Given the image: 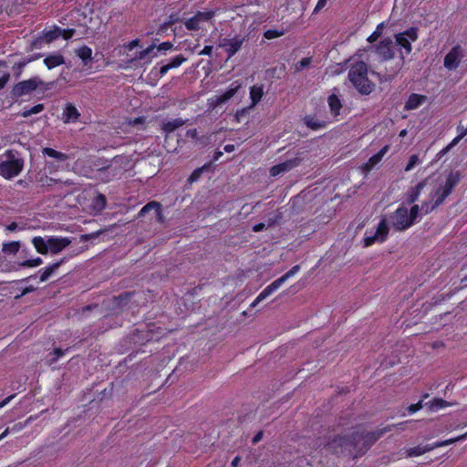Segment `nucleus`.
<instances>
[{"instance_id": "79ce46f5", "label": "nucleus", "mask_w": 467, "mask_h": 467, "mask_svg": "<svg viewBox=\"0 0 467 467\" xmlns=\"http://www.w3.org/2000/svg\"><path fill=\"white\" fill-rule=\"evenodd\" d=\"M44 109L43 104H36L30 109H25L23 112L21 113L22 117L27 118L33 114L40 113Z\"/></svg>"}, {"instance_id": "5fc2aeb1", "label": "nucleus", "mask_w": 467, "mask_h": 467, "mask_svg": "<svg viewBox=\"0 0 467 467\" xmlns=\"http://www.w3.org/2000/svg\"><path fill=\"white\" fill-rule=\"evenodd\" d=\"M173 47V44L170 41H165L161 43L159 46H156L157 51H168L171 50Z\"/></svg>"}, {"instance_id": "37998d69", "label": "nucleus", "mask_w": 467, "mask_h": 467, "mask_svg": "<svg viewBox=\"0 0 467 467\" xmlns=\"http://www.w3.org/2000/svg\"><path fill=\"white\" fill-rule=\"evenodd\" d=\"M207 169V165L195 169L188 178V182L193 183L197 182L203 173V171Z\"/></svg>"}, {"instance_id": "bf43d9fd", "label": "nucleus", "mask_w": 467, "mask_h": 467, "mask_svg": "<svg viewBox=\"0 0 467 467\" xmlns=\"http://www.w3.org/2000/svg\"><path fill=\"white\" fill-rule=\"evenodd\" d=\"M139 46H140V39L136 38V39H133V40L130 41L128 44H126L125 47L129 51H131V50H133L135 47H137Z\"/></svg>"}, {"instance_id": "2eb2a0df", "label": "nucleus", "mask_w": 467, "mask_h": 467, "mask_svg": "<svg viewBox=\"0 0 467 467\" xmlns=\"http://www.w3.org/2000/svg\"><path fill=\"white\" fill-rule=\"evenodd\" d=\"M450 405V402L441 398H434L432 400L426 402L425 404H423V400H420L418 403L410 405L408 410L410 413H414L425 406L429 409V410L436 411Z\"/></svg>"}, {"instance_id": "9b49d317", "label": "nucleus", "mask_w": 467, "mask_h": 467, "mask_svg": "<svg viewBox=\"0 0 467 467\" xmlns=\"http://www.w3.org/2000/svg\"><path fill=\"white\" fill-rule=\"evenodd\" d=\"M391 224L397 231H404L411 226V222L409 218L408 209L400 205L396 211L390 215Z\"/></svg>"}, {"instance_id": "aec40b11", "label": "nucleus", "mask_w": 467, "mask_h": 467, "mask_svg": "<svg viewBox=\"0 0 467 467\" xmlns=\"http://www.w3.org/2000/svg\"><path fill=\"white\" fill-rule=\"evenodd\" d=\"M427 100V97L425 95L412 93L409 96L408 99L405 102L404 109L405 110H413L418 109L420 105H422Z\"/></svg>"}, {"instance_id": "7ed1b4c3", "label": "nucleus", "mask_w": 467, "mask_h": 467, "mask_svg": "<svg viewBox=\"0 0 467 467\" xmlns=\"http://www.w3.org/2000/svg\"><path fill=\"white\" fill-rule=\"evenodd\" d=\"M24 165L25 161L16 150L9 149L0 155V175L6 180L19 175Z\"/></svg>"}, {"instance_id": "f03ea898", "label": "nucleus", "mask_w": 467, "mask_h": 467, "mask_svg": "<svg viewBox=\"0 0 467 467\" xmlns=\"http://www.w3.org/2000/svg\"><path fill=\"white\" fill-rule=\"evenodd\" d=\"M348 78L360 95H369L375 84L368 77V66L364 61L354 63L348 73Z\"/></svg>"}, {"instance_id": "9d476101", "label": "nucleus", "mask_w": 467, "mask_h": 467, "mask_svg": "<svg viewBox=\"0 0 467 467\" xmlns=\"http://www.w3.org/2000/svg\"><path fill=\"white\" fill-rule=\"evenodd\" d=\"M216 15L214 10L197 11L195 15L184 22L185 27L189 31H198L202 24L211 21Z\"/></svg>"}, {"instance_id": "49530a36", "label": "nucleus", "mask_w": 467, "mask_h": 467, "mask_svg": "<svg viewBox=\"0 0 467 467\" xmlns=\"http://www.w3.org/2000/svg\"><path fill=\"white\" fill-rule=\"evenodd\" d=\"M42 263H43V260L40 257H36L34 259H28V260L23 261L22 263H20V266L36 267V266L42 265Z\"/></svg>"}, {"instance_id": "de8ad7c7", "label": "nucleus", "mask_w": 467, "mask_h": 467, "mask_svg": "<svg viewBox=\"0 0 467 467\" xmlns=\"http://www.w3.org/2000/svg\"><path fill=\"white\" fill-rule=\"evenodd\" d=\"M184 61H186V58L183 55L180 54L172 57L168 64L171 68H175L180 67Z\"/></svg>"}, {"instance_id": "a211bd4d", "label": "nucleus", "mask_w": 467, "mask_h": 467, "mask_svg": "<svg viewBox=\"0 0 467 467\" xmlns=\"http://www.w3.org/2000/svg\"><path fill=\"white\" fill-rule=\"evenodd\" d=\"M80 117V113L76 106L70 102L67 103L62 114L64 123L77 122Z\"/></svg>"}, {"instance_id": "052dcab7", "label": "nucleus", "mask_w": 467, "mask_h": 467, "mask_svg": "<svg viewBox=\"0 0 467 467\" xmlns=\"http://www.w3.org/2000/svg\"><path fill=\"white\" fill-rule=\"evenodd\" d=\"M399 360H383L380 362V365L379 368H377V370L379 368H383V369L385 368H388L389 367H392L396 362H398Z\"/></svg>"}, {"instance_id": "864d4df0", "label": "nucleus", "mask_w": 467, "mask_h": 467, "mask_svg": "<svg viewBox=\"0 0 467 467\" xmlns=\"http://www.w3.org/2000/svg\"><path fill=\"white\" fill-rule=\"evenodd\" d=\"M112 385H113L112 382H110L109 384V389H108L107 387H104L103 389H101V391L98 394V398H99L101 400H104V399L109 398L111 395Z\"/></svg>"}, {"instance_id": "a19ab883", "label": "nucleus", "mask_w": 467, "mask_h": 467, "mask_svg": "<svg viewBox=\"0 0 467 467\" xmlns=\"http://www.w3.org/2000/svg\"><path fill=\"white\" fill-rule=\"evenodd\" d=\"M439 206H440V204H437V202L435 200L433 202H423L420 208L421 212L423 213V214L426 215V214L431 213L432 211H434Z\"/></svg>"}, {"instance_id": "f257e3e1", "label": "nucleus", "mask_w": 467, "mask_h": 467, "mask_svg": "<svg viewBox=\"0 0 467 467\" xmlns=\"http://www.w3.org/2000/svg\"><path fill=\"white\" fill-rule=\"evenodd\" d=\"M393 426H387L374 431H354L350 435H337L327 441L326 448L337 456L356 459L363 456L370 447Z\"/></svg>"}, {"instance_id": "f8f14e48", "label": "nucleus", "mask_w": 467, "mask_h": 467, "mask_svg": "<svg viewBox=\"0 0 467 467\" xmlns=\"http://www.w3.org/2000/svg\"><path fill=\"white\" fill-rule=\"evenodd\" d=\"M371 48L383 61H389L395 57L393 41L389 36L384 37Z\"/></svg>"}, {"instance_id": "f704fd0d", "label": "nucleus", "mask_w": 467, "mask_h": 467, "mask_svg": "<svg viewBox=\"0 0 467 467\" xmlns=\"http://www.w3.org/2000/svg\"><path fill=\"white\" fill-rule=\"evenodd\" d=\"M36 181L40 184L41 187H47V188H50L53 185H55L56 183L61 182L60 180H57L52 177H48L46 174H42V175L38 174V176L36 177Z\"/></svg>"}, {"instance_id": "e2e57ef3", "label": "nucleus", "mask_w": 467, "mask_h": 467, "mask_svg": "<svg viewBox=\"0 0 467 467\" xmlns=\"http://www.w3.org/2000/svg\"><path fill=\"white\" fill-rule=\"evenodd\" d=\"M46 168L49 173H52V172L57 171L58 166H57L54 162L47 161Z\"/></svg>"}, {"instance_id": "6e6d98bb", "label": "nucleus", "mask_w": 467, "mask_h": 467, "mask_svg": "<svg viewBox=\"0 0 467 467\" xmlns=\"http://www.w3.org/2000/svg\"><path fill=\"white\" fill-rule=\"evenodd\" d=\"M465 439H467V432L462 434V435H461V436H458L456 438H452V439H449V440L443 441V446L450 445V444L455 443L458 441H463Z\"/></svg>"}, {"instance_id": "b1692460", "label": "nucleus", "mask_w": 467, "mask_h": 467, "mask_svg": "<svg viewBox=\"0 0 467 467\" xmlns=\"http://www.w3.org/2000/svg\"><path fill=\"white\" fill-rule=\"evenodd\" d=\"M44 64L48 69H53L65 64V57L58 52L53 53L44 58Z\"/></svg>"}, {"instance_id": "423d86ee", "label": "nucleus", "mask_w": 467, "mask_h": 467, "mask_svg": "<svg viewBox=\"0 0 467 467\" xmlns=\"http://www.w3.org/2000/svg\"><path fill=\"white\" fill-rule=\"evenodd\" d=\"M300 270V265H294L289 271H287L281 277L273 281L270 285H268L264 290L256 296L254 302L251 304V306H255L259 302L263 301L270 295H272L275 291H276L281 285L291 276L296 274Z\"/></svg>"}, {"instance_id": "2f4dec72", "label": "nucleus", "mask_w": 467, "mask_h": 467, "mask_svg": "<svg viewBox=\"0 0 467 467\" xmlns=\"http://www.w3.org/2000/svg\"><path fill=\"white\" fill-rule=\"evenodd\" d=\"M42 153L44 156L56 159L59 162L66 161L68 159V156L66 153L61 151H57L52 148L45 147L42 149Z\"/></svg>"}, {"instance_id": "c03bdc74", "label": "nucleus", "mask_w": 467, "mask_h": 467, "mask_svg": "<svg viewBox=\"0 0 467 467\" xmlns=\"http://www.w3.org/2000/svg\"><path fill=\"white\" fill-rule=\"evenodd\" d=\"M420 211H421L420 206L418 204L413 203V205L411 206V208L409 212V218H410V222H411V226L417 221V219L420 215Z\"/></svg>"}, {"instance_id": "473e14b6", "label": "nucleus", "mask_w": 467, "mask_h": 467, "mask_svg": "<svg viewBox=\"0 0 467 467\" xmlns=\"http://www.w3.org/2000/svg\"><path fill=\"white\" fill-rule=\"evenodd\" d=\"M240 85H236L234 87V84L231 85L229 88L226 89L223 94L216 98L217 104H223L227 102L230 99H232L238 91Z\"/></svg>"}, {"instance_id": "c756f323", "label": "nucleus", "mask_w": 467, "mask_h": 467, "mask_svg": "<svg viewBox=\"0 0 467 467\" xmlns=\"http://www.w3.org/2000/svg\"><path fill=\"white\" fill-rule=\"evenodd\" d=\"M264 96L263 85H254L250 88L251 105L249 109L256 106Z\"/></svg>"}, {"instance_id": "c85d7f7f", "label": "nucleus", "mask_w": 467, "mask_h": 467, "mask_svg": "<svg viewBox=\"0 0 467 467\" xmlns=\"http://www.w3.org/2000/svg\"><path fill=\"white\" fill-rule=\"evenodd\" d=\"M185 123H186V120L182 119L181 118L173 119L171 120L163 122L161 125V130L166 134H170V133H172L175 130L183 126Z\"/></svg>"}, {"instance_id": "5701e85b", "label": "nucleus", "mask_w": 467, "mask_h": 467, "mask_svg": "<svg viewBox=\"0 0 467 467\" xmlns=\"http://www.w3.org/2000/svg\"><path fill=\"white\" fill-rule=\"evenodd\" d=\"M150 211L155 212V215L158 218L159 221H161L162 217V209L161 204L158 202L151 201L145 204L140 211L139 215L140 216H145Z\"/></svg>"}, {"instance_id": "dca6fc26", "label": "nucleus", "mask_w": 467, "mask_h": 467, "mask_svg": "<svg viewBox=\"0 0 467 467\" xmlns=\"http://www.w3.org/2000/svg\"><path fill=\"white\" fill-rule=\"evenodd\" d=\"M299 164V159L294 158L291 160H287L285 161L280 162L275 166H273L270 170V173L272 176H277L283 172L288 171L293 168H296Z\"/></svg>"}, {"instance_id": "0e129e2a", "label": "nucleus", "mask_w": 467, "mask_h": 467, "mask_svg": "<svg viewBox=\"0 0 467 467\" xmlns=\"http://www.w3.org/2000/svg\"><path fill=\"white\" fill-rule=\"evenodd\" d=\"M213 46H204L202 51L200 52V55L203 56H212L213 54Z\"/></svg>"}, {"instance_id": "09e8293b", "label": "nucleus", "mask_w": 467, "mask_h": 467, "mask_svg": "<svg viewBox=\"0 0 467 467\" xmlns=\"http://www.w3.org/2000/svg\"><path fill=\"white\" fill-rule=\"evenodd\" d=\"M179 22H181V18H180L179 15L178 14H171L168 16L166 22L164 23V26L170 27Z\"/></svg>"}, {"instance_id": "20e7f679", "label": "nucleus", "mask_w": 467, "mask_h": 467, "mask_svg": "<svg viewBox=\"0 0 467 467\" xmlns=\"http://www.w3.org/2000/svg\"><path fill=\"white\" fill-rule=\"evenodd\" d=\"M419 29L416 26H410L403 32H400L394 35L395 43L400 47V58L403 62L406 56H409L412 52V42H415L419 38Z\"/></svg>"}, {"instance_id": "4d7b16f0", "label": "nucleus", "mask_w": 467, "mask_h": 467, "mask_svg": "<svg viewBox=\"0 0 467 467\" xmlns=\"http://www.w3.org/2000/svg\"><path fill=\"white\" fill-rule=\"evenodd\" d=\"M9 79H10V73L9 72H5L0 77V90H2L5 87V85L9 81Z\"/></svg>"}, {"instance_id": "338daca9", "label": "nucleus", "mask_w": 467, "mask_h": 467, "mask_svg": "<svg viewBox=\"0 0 467 467\" xmlns=\"http://www.w3.org/2000/svg\"><path fill=\"white\" fill-rule=\"evenodd\" d=\"M103 382H104V381H98V382H95V383L93 384V386H92V390H93L95 393L99 394V393L101 391V389H103V386H102V383H103Z\"/></svg>"}, {"instance_id": "7c9ffc66", "label": "nucleus", "mask_w": 467, "mask_h": 467, "mask_svg": "<svg viewBox=\"0 0 467 467\" xmlns=\"http://www.w3.org/2000/svg\"><path fill=\"white\" fill-rule=\"evenodd\" d=\"M155 49H156V45L151 44L145 49L138 52L136 55V58L140 59V60H147V62H150L152 57L157 56Z\"/></svg>"}, {"instance_id": "a878e982", "label": "nucleus", "mask_w": 467, "mask_h": 467, "mask_svg": "<svg viewBox=\"0 0 467 467\" xmlns=\"http://www.w3.org/2000/svg\"><path fill=\"white\" fill-rule=\"evenodd\" d=\"M304 122L307 128L313 130H318L326 128L327 126L326 120L319 119L315 115H306L304 119Z\"/></svg>"}, {"instance_id": "4468645a", "label": "nucleus", "mask_w": 467, "mask_h": 467, "mask_svg": "<svg viewBox=\"0 0 467 467\" xmlns=\"http://www.w3.org/2000/svg\"><path fill=\"white\" fill-rule=\"evenodd\" d=\"M245 39V36L235 35L232 38H223L220 47L224 48L228 57H232L241 49Z\"/></svg>"}, {"instance_id": "ea45409f", "label": "nucleus", "mask_w": 467, "mask_h": 467, "mask_svg": "<svg viewBox=\"0 0 467 467\" xmlns=\"http://www.w3.org/2000/svg\"><path fill=\"white\" fill-rule=\"evenodd\" d=\"M285 34V29L277 30V29H267L264 32V37L265 39L271 40L277 37H280Z\"/></svg>"}, {"instance_id": "4be33fe9", "label": "nucleus", "mask_w": 467, "mask_h": 467, "mask_svg": "<svg viewBox=\"0 0 467 467\" xmlns=\"http://www.w3.org/2000/svg\"><path fill=\"white\" fill-rule=\"evenodd\" d=\"M133 296L134 292H125L115 296L112 301L113 309L119 312L123 311V308L128 305Z\"/></svg>"}, {"instance_id": "4c0bfd02", "label": "nucleus", "mask_w": 467, "mask_h": 467, "mask_svg": "<svg viewBox=\"0 0 467 467\" xmlns=\"http://www.w3.org/2000/svg\"><path fill=\"white\" fill-rule=\"evenodd\" d=\"M384 28V23H380L377 26L376 29L368 36L367 41L370 44L375 43L381 36Z\"/></svg>"}, {"instance_id": "e433bc0d", "label": "nucleus", "mask_w": 467, "mask_h": 467, "mask_svg": "<svg viewBox=\"0 0 467 467\" xmlns=\"http://www.w3.org/2000/svg\"><path fill=\"white\" fill-rule=\"evenodd\" d=\"M428 451H431V448H429L428 445L416 446V447L410 448L407 451V456L408 457L419 456V455H422Z\"/></svg>"}, {"instance_id": "39448f33", "label": "nucleus", "mask_w": 467, "mask_h": 467, "mask_svg": "<svg viewBox=\"0 0 467 467\" xmlns=\"http://www.w3.org/2000/svg\"><path fill=\"white\" fill-rule=\"evenodd\" d=\"M461 181V172L459 171H451L447 176L443 185H440L435 192L437 204H442L446 198L451 193L452 190Z\"/></svg>"}, {"instance_id": "6e6552de", "label": "nucleus", "mask_w": 467, "mask_h": 467, "mask_svg": "<svg viewBox=\"0 0 467 467\" xmlns=\"http://www.w3.org/2000/svg\"><path fill=\"white\" fill-rule=\"evenodd\" d=\"M389 232V228L386 219H381L374 234H368V231L365 233V237L363 238L364 246L368 247L375 243L385 242L388 238Z\"/></svg>"}, {"instance_id": "680f3d73", "label": "nucleus", "mask_w": 467, "mask_h": 467, "mask_svg": "<svg viewBox=\"0 0 467 467\" xmlns=\"http://www.w3.org/2000/svg\"><path fill=\"white\" fill-rule=\"evenodd\" d=\"M65 352L66 350H63L62 348H54L53 350V354L55 355V357L52 358L53 361H56L60 357L64 356L65 355Z\"/></svg>"}, {"instance_id": "ddd939ff", "label": "nucleus", "mask_w": 467, "mask_h": 467, "mask_svg": "<svg viewBox=\"0 0 467 467\" xmlns=\"http://www.w3.org/2000/svg\"><path fill=\"white\" fill-rule=\"evenodd\" d=\"M154 327L153 324H148L143 328L134 329L131 332L130 340L140 345L154 340Z\"/></svg>"}, {"instance_id": "13d9d810", "label": "nucleus", "mask_w": 467, "mask_h": 467, "mask_svg": "<svg viewBox=\"0 0 467 467\" xmlns=\"http://www.w3.org/2000/svg\"><path fill=\"white\" fill-rule=\"evenodd\" d=\"M327 3V0H318L314 8L313 15L319 13L326 6Z\"/></svg>"}, {"instance_id": "72a5a7b5", "label": "nucleus", "mask_w": 467, "mask_h": 467, "mask_svg": "<svg viewBox=\"0 0 467 467\" xmlns=\"http://www.w3.org/2000/svg\"><path fill=\"white\" fill-rule=\"evenodd\" d=\"M32 244L37 253L47 254L48 252V240L46 241L41 236H36L32 239Z\"/></svg>"}, {"instance_id": "8fccbe9b", "label": "nucleus", "mask_w": 467, "mask_h": 467, "mask_svg": "<svg viewBox=\"0 0 467 467\" xmlns=\"http://www.w3.org/2000/svg\"><path fill=\"white\" fill-rule=\"evenodd\" d=\"M418 162H419L418 155H416V154L411 155L409 159L407 165L404 168V171H411L415 167V165L418 164Z\"/></svg>"}, {"instance_id": "58836bf2", "label": "nucleus", "mask_w": 467, "mask_h": 467, "mask_svg": "<svg viewBox=\"0 0 467 467\" xmlns=\"http://www.w3.org/2000/svg\"><path fill=\"white\" fill-rule=\"evenodd\" d=\"M20 244L19 242L13 241L9 243H5L3 244V251L7 254H16L19 251Z\"/></svg>"}, {"instance_id": "6ab92c4d", "label": "nucleus", "mask_w": 467, "mask_h": 467, "mask_svg": "<svg viewBox=\"0 0 467 467\" xmlns=\"http://www.w3.org/2000/svg\"><path fill=\"white\" fill-rule=\"evenodd\" d=\"M60 36V27L58 26H53L50 29H44L42 32V36L39 39H36L33 42V45L36 46V42L39 40H43L47 44H50L53 41L57 40Z\"/></svg>"}, {"instance_id": "cd10ccee", "label": "nucleus", "mask_w": 467, "mask_h": 467, "mask_svg": "<svg viewBox=\"0 0 467 467\" xmlns=\"http://www.w3.org/2000/svg\"><path fill=\"white\" fill-rule=\"evenodd\" d=\"M75 54L82 60L84 66H88L92 60V49L88 46L83 45L75 49Z\"/></svg>"}, {"instance_id": "0eeeda50", "label": "nucleus", "mask_w": 467, "mask_h": 467, "mask_svg": "<svg viewBox=\"0 0 467 467\" xmlns=\"http://www.w3.org/2000/svg\"><path fill=\"white\" fill-rule=\"evenodd\" d=\"M43 85L44 82L38 77H33L14 85L10 94L13 99H18L31 94L33 91L36 90L38 87Z\"/></svg>"}, {"instance_id": "774afa93", "label": "nucleus", "mask_w": 467, "mask_h": 467, "mask_svg": "<svg viewBox=\"0 0 467 467\" xmlns=\"http://www.w3.org/2000/svg\"><path fill=\"white\" fill-rule=\"evenodd\" d=\"M170 69H171V67L169 64L161 66L159 70L160 77H164Z\"/></svg>"}, {"instance_id": "f3484780", "label": "nucleus", "mask_w": 467, "mask_h": 467, "mask_svg": "<svg viewBox=\"0 0 467 467\" xmlns=\"http://www.w3.org/2000/svg\"><path fill=\"white\" fill-rule=\"evenodd\" d=\"M426 185H427V180L424 179V180L419 182L414 187L410 188L406 193L407 203L408 204L415 203L419 200L420 195Z\"/></svg>"}, {"instance_id": "69168bd1", "label": "nucleus", "mask_w": 467, "mask_h": 467, "mask_svg": "<svg viewBox=\"0 0 467 467\" xmlns=\"http://www.w3.org/2000/svg\"><path fill=\"white\" fill-rule=\"evenodd\" d=\"M464 137V133L460 132L448 146L451 149L453 146H455L462 138Z\"/></svg>"}, {"instance_id": "603ef678", "label": "nucleus", "mask_w": 467, "mask_h": 467, "mask_svg": "<svg viewBox=\"0 0 467 467\" xmlns=\"http://www.w3.org/2000/svg\"><path fill=\"white\" fill-rule=\"evenodd\" d=\"M95 204L99 207V209H104L107 204L106 196L102 193H99L95 198Z\"/></svg>"}, {"instance_id": "412c9836", "label": "nucleus", "mask_w": 467, "mask_h": 467, "mask_svg": "<svg viewBox=\"0 0 467 467\" xmlns=\"http://www.w3.org/2000/svg\"><path fill=\"white\" fill-rule=\"evenodd\" d=\"M67 238L50 237L48 238V251L52 254H58L69 244Z\"/></svg>"}, {"instance_id": "c9c22d12", "label": "nucleus", "mask_w": 467, "mask_h": 467, "mask_svg": "<svg viewBox=\"0 0 467 467\" xmlns=\"http://www.w3.org/2000/svg\"><path fill=\"white\" fill-rule=\"evenodd\" d=\"M387 150H388V146H385L379 152H377L376 154L372 155L368 159V162L366 163V168L368 170H369L371 167H373L378 162H379L381 161L382 157L384 156V154L387 152Z\"/></svg>"}, {"instance_id": "3c124183", "label": "nucleus", "mask_w": 467, "mask_h": 467, "mask_svg": "<svg viewBox=\"0 0 467 467\" xmlns=\"http://www.w3.org/2000/svg\"><path fill=\"white\" fill-rule=\"evenodd\" d=\"M75 33L76 29L74 28L63 29L60 27V36H62V38L65 40H69L70 38H72Z\"/></svg>"}, {"instance_id": "393cba45", "label": "nucleus", "mask_w": 467, "mask_h": 467, "mask_svg": "<svg viewBox=\"0 0 467 467\" xmlns=\"http://www.w3.org/2000/svg\"><path fill=\"white\" fill-rule=\"evenodd\" d=\"M64 262L65 258H62L61 260L57 261L41 269L39 271L41 273L39 277L40 282H46L47 280H48V278L56 272V270H57L60 267V265L64 264Z\"/></svg>"}, {"instance_id": "a18cd8bd", "label": "nucleus", "mask_w": 467, "mask_h": 467, "mask_svg": "<svg viewBox=\"0 0 467 467\" xmlns=\"http://www.w3.org/2000/svg\"><path fill=\"white\" fill-rule=\"evenodd\" d=\"M312 63L311 57H303L301 60H299L295 65V70L296 72L302 71L304 68L308 67Z\"/></svg>"}, {"instance_id": "bb28decb", "label": "nucleus", "mask_w": 467, "mask_h": 467, "mask_svg": "<svg viewBox=\"0 0 467 467\" xmlns=\"http://www.w3.org/2000/svg\"><path fill=\"white\" fill-rule=\"evenodd\" d=\"M327 104L331 114L334 117H337L340 114V110L343 107L340 99L336 94H331L327 98Z\"/></svg>"}, {"instance_id": "1a4fd4ad", "label": "nucleus", "mask_w": 467, "mask_h": 467, "mask_svg": "<svg viewBox=\"0 0 467 467\" xmlns=\"http://www.w3.org/2000/svg\"><path fill=\"white\" fill-rule=\"evenodd\" d=\"M464 56V50L462 46L459 44L455 45L444 57V67L449 71L456 70L461 65Z\"/></svg>"}]
</instances>
